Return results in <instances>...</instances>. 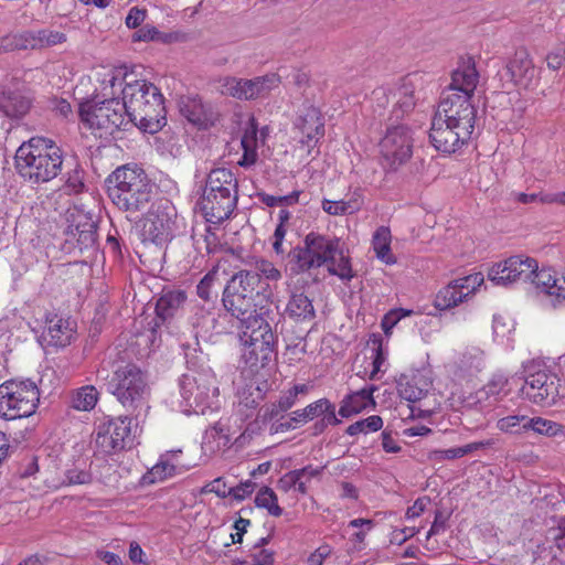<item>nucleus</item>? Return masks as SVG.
<instances>
[{
  "mask_svg": "<svg viewBox=\"0 0 565 565\" xmlns=\"http://www.w3.org/2000/svg\"><path fill=\"white\" fill-rule=\"evenodd\" d=\"M254 273L258 274L259 279L260 276L270 281H277L281 278V271L271 262L264 258L255 262Z\"/></svg>",
  "mask_w": 565,
  "mask_h": 565,
  "instance_id": "obj_58",
  "label": "nucleus"
},
{
  "mask_svg": "<svg viewBox=\"0 0 565 565\" xmlns=\"http://www.w3.org/2000/svg\"><path fill=\"white\" fill-rule=\"evenodd\" d=\"M326 263L330 274L338 276L340 279L350 280L353 277L349 257L344 255L340 247V242L335 244V252L330 255Z\"/></svg>",
  "mask_w": 565,
  "mask_h": 565,
  "instance_id": "obj_43",
  "label": "nucleus"
},
{
  "mask_svg": "<svg viewBox=\"0 0 565 565\" xmlns=\"http://www.w3.org/2000/svg\"><path fill=\"white\" fill-rule=\"evenodd\" d=\"M413 313L412 310L396 308L390 310L382 319L381 326L386 337H390L393 328L405 317Z\"/></svg>",
  "mask_w": 565,
  "mask_h": 565,
  "instance_id": "obj_57",
  "label": "nucleus"
},
{
  "mask_svg": "<svg viewBox=\"0 0 565 565\" xmlns=\"http://www.w3.org/2000/svg\"><path fill=\"white\" fill-rule=\"evenodd\" d=\"M181 114L199 128H207L215 121V114L211 107L204 105L198 97H185L180 103Z\"/></svg>",
  "mask_w": 565,
  "mask_h": 565,
  "instance_id": "obj_28",
  "label": "nucleus"
},
{
  "mask_svg": "<svg viewBox=\"0 0 565 565\" xmlns=\"http://www.w3.org/2000/svg\"><path fill=\"white\" fill-rule=\"evenodd\" d=\"M413 131L405 125L387 128L380 142V153L385 167L396 170L406 163L413 154Z\"/></svg>",
  "mask_w": 565,
  "mask_h": 565,
  "instance_id": "obj_11",
  "label": "nucleus"
},
{
  "mask_svg": "<svg viewBox=\"0 0 565 565\" xmlns=\"http://www.w3.org/2000/svg\"><path fill=\"white\" fill-rule=\"evenodd\" d=\"M92 481L90 472L85 468V463H78L65 471L64 483L73 484H87Z\"/></svg>",
  "mask_w": 565,
  "mask_h": 565,
  "instance_id": "obj_56",
  "label": "nucleus"
},
{
  "mask_svg": "<svg viewBox=\"0 0 565 565\" xmlns=\"http://www.w3.org/2000/svg\"><path fill=\"white\" fill-rule=\"evenodd\" d=\"M479 82V74L471 58L462 60L451 76V83L446 93H459L471 99Z\"/></svg>",
  "mask_w": 565,
  "mask_h": 565,
  "instance_id": "obj_26",
  "label": "nucleus"
},
{
  "mask_svg": "<svg viewBox=\"0 0 565 565\" xmlns=\"http://www.w3.org/2000/svg\"><path fill=\"white\" fill-rule=\"evenodd\" d=\"M255 298L249 296H239V294L224 292L223 303L225 309L231 312L233 317L239 320L241 324L249 320V318L262 315L255 308Z\"/></svg>",
  "mask_w": 565,
  "mask_h": 565,
  "instance_id": "obj_32",
  "label": "nucleus"
},
{
  "mask_svg": "<svg viewBox=\"0 0 565 565\" xmlns=\"http://www.w3.org/2000/svg\"><path fill=\"white\" fill-rule=\"evenodd\" d=\"M374 526L375 522L372 519L358 518L348 523L347 533L354 550L361 551L366 546L365 539Z\"/></svg>",
  "mask_w": 565,
  "mask_h": 565,
  "instance_id": "obj_42",
  "label": "nucleus"
},
{
  "mask_svg": "<svg viewBox=\"0 0 565 565\" xmlns=\"http://www.w3.org/2000/svg\"><path fill=\"white\" fill-rule=\"evenodd\" d=\"M516 380V376L511 379L503 374H495L486 385V393L492 396H507L511 391V384Z\"/></svg>",
  "mask_w": 565,
  "mask_h": 565,
  "instance_id": "obj_53",
  "label": "nucleus"
},
{
  "mask_svg": "<svg viewBox=\"0 0 565 565\" xmlns=\"http://www.w3.org/2000/svg\"><path fill=\"white\" fill-rule=\"evenodd\" d=\"M241 341L244 345L243 360L249 373H258L274 358L275 335L267 320L259 315L241 324Z\"/></svg>",
  "mask_w": 565,
  "mask_h": 565,
  "instance_id": "obj_6",
  "label": "nucleus"
},
{
  "mask_svg": "<svg viewBox=\"0 0 565 565\" xmlns=\"http://www.w3.org/2000/svg\"><path fill=\"white\" fill-rule=\"evenodd\" d=\"M535 290L543 295L553 308L565 306V271L541 267L533 280Z\"/></svg>",
  "mask_w": 565,
  "mask_h": 565,
  "instance_id": "obj_22",
  "label": "nucleus"
},
{
  "mask_svg": "<svg viewBox=\"0 0 565 565\" xmlns=\"http://www.w3.org/2000/svg\"><path fill=\"white\" fill-rule=\"evenodd\" d=\"M539 270L540 266L535 258L518 254L492 264L487 271V277L499 287H510L518 282L533 285Z\"/></svg>",
  "mask_w": 565,
  "mask_h": 565,
  "instance_id": "obj_10",
  "label": "nucleus"
},
{
  "mask_svg": "<svg viewBox=\"0 0 565 565\" xmlns=\"http://www.w3.org/2000/svg\"><path fill=\"white\" fill-rule=\"evenodd\" d=\"M205 493H215L221 498L230 497L231 487L222 478H216L203 488Z\"/></svg>",
  "mask_w": 565,
  "mask_h": 565,
  "instance_id": "obj_63",
  "label": "nucleus"
},
{
  "mask_svg": "<svg viewBox=\"0 0 565 565\" xmlns=\"http://www.w3.org/2000/svg\"><path fill=\"white\" fill-rule=\"evenodd\" d=\"M236 189L237 181L232 171L225 168H217L209 173L203 193L225 194V191L233 192Z\"/></svg>",
  "mask_w": 565,
  "mask_h": 565,
  "instance_id": "obj_36",
  "label": "nucleus"
},
{
  "mask_svg": "<svg viewBox=\"0 0 565 565\" xmlns=\"http://www.w3.org/2000/svg\"><path fill=\"white\" fill-rule=\"evenodd\" d=\"M296 139L307 156H310L324 134V122L320 110L305 106L295 120Z\"/></svg>",
  "mask_w": 565,
  "mask_h": 565,
  "instance_id": "obj_19",
  "label": "nucleus"
},
{
  "mask_svg": "<svg viewBox=\"0 0 565 565\" xmlns=\"http://www.w3.org/2000/svg\"><path fill=\"white\" fill-rule=\"evenodd\" d=\"M36 31H23L14 33L17 50H39Z\"/></svg>",
  "mask_w": 565,
  "mask_h": 565,
  "instance_id": "obj_59",
  "label": "nucleus"
},
{
  "mask_svg": "<svg viewBox=\"0 0 565 565\" xmlns=\"http://www.w3.org/2000/svg\"><path fill=\"white\" fill-rule=\"evenodd\" d=\"M248 430L238 415L221 418L205 431V444L213 451L226 450L233 445L244 447L250 438Z\"/></svg>",
  "mask_w": 565,
  "mask_h": 565,
  "instance_id": "obj_12",
  "label": "nucleus"
},
{
  "mask_svg": "<svg viewBox=\"0 0 565 565\" xmlns=\"http://www.w3.org/2000/svg\"><path fill=\"white\" fill-rule=\"evenodd\" d=\"M466 302L454 280L443 287L436 295L434 305L439 310H448Z\"/></svg>",
  "mask_w": 565,
  "mask_h": 565,
  "instance_id": "obj_44",
  "label": "nucleus"
},
{
  "mask_svg": "<svg viewBox=\"0 0 565 565\" xmlns=\"http://www.w3.org/2000/svg\"><path fill=\"white\" fill-rule=\"evenodd\" d=\"M185 300V294L183 291H170L163 295L157 305V309L161 315H170V310H173L181 306Z\"/></svg>",
  "mask_w": 565,
  "mask_h": 565,
  "instance_id": "obj_54",
  "label": "nucleus"
},
{
  "mask_svg": "<svg viewBox=\"0 0 565 565\" xmlns=\"http://www.w3.org/2000/svg\"><path fill=\"white\" fill-rule=\"evenodd\" d=\"M40 393L30 380L6 381L0 385V417L7 420L33 415L38 408Z\"/></svg>",
  "mask_w": 565,
  "mask_h": 565,
  "instance_id": "obj_7",
  "label": "nucleus"
},
{
  "mask_svg": "<svg viewBox=\"0 0 565 565\" xmlns=\"http://www.w3.org/2000/svg\"><path fill=\"white\" fill-rule=\"evenodd\" d=\"M297 473H299V478H301V483L306 487V491L308 492L309 486L313 480L319 481L323 471V467L308 465L301 469H296Z\"/></svg>",
  "mask_w": 565,
  "mask_h": 565,
  "instance_id": "obj_60",
  "label": "nucleus"
},
{
  "mask_svg": "<svg viewBox=\"0 0 565 565\" xmlns=\"http://www.w3.org/2000/svg\"><path fill=\"white\" fill-rule=\"evenodd\" d=\"M374 391L375 386H369L347 395L341 402L339 415L343 418H348L363 412L370 406L374 407Z\"/></svg>",
  "mask_w": 565,
  "mask_h": 565,
  "instance_id": "obj_33",
  "label": "nucleus"
},
{
  "mask_svg": "<svg viewBox=\"0 0 565 565\" xmlns=\"http://www.w3.org/2000/svg\"><path fill=\"white\" fill-rule=\"evenodd\" d=\"M264 397L263 390L256 381L237 385V414L241 418L252 417L253 411Z\"/></svg>",
  "mask_w": 565,
  "mask_h": 565,
  "instance_id": "obj_30",
  "label": "nucleus"
},
{
  "mask_svg": "<svg viewBox=\"0 0 565 565\" xmlns=\"http://www.w3.org/2000/svg\"><path fill=\"white\" fill-rule=\"evenodd\" d=\"M99 88L104 96L121 93V104L129 117V126L153 134L164 120L163 96L152 83L137 78L125 68H104L98 73Z\"/></svg>",
  "mask_w": 565,
  "mask_h": 565,
  "instance_id": "obj_1",
  "label": "nucleus"
},
{
  "mask_svg": "<svg viewBox=\"0 0 565 565\" xmlns=\"http://www.w3.org/2000/svg\"><path fill=\"white\" fill-rule=\"evenodd\" d=\"M237 202V191L225 194H207L203 193L200 206L207 222L217 224L227 220L233 213Z\"/></svg>",
  "mask_w": 565,
  "mask_h": 565,
  "instance_id": "obj_23",
  "label": "nucleus"
},
{
  "mask_svg": "<svg viewBox=\"0 0 565 565\" xmlns=\"http://www.w3.org/2000/svg\"><path fill=\"white\" fill-rule=\"evenodd\" d=\"M367 345L372 350V370L370 372V379L375 380L379 373H384L386 370L388 348L387 343H384L382 335L379 333L370 335Z\"/></svg>",
  "mask_w": 565,
  "mask_h": 565,
  "instance_id": "obj_41",
  "label": "nucleus"
},
{
  "mask_svg": "<svg viewBox=\"0 0 565 565\" xmlns=\"http://www.w3.org/2000/svg\"><path fill=\"white\" fill-rule=\"evenodd\" d=\"M259 285L258 274L249 270L236 273L228 281L224 292L239 294V296H249L255 298L256 288Z\"/></svg>",
  "mask_w": 565,
  "mask_h": 565,
  "instance_id": "obj_39",
  "label": "nucleus"
},
{
  "mask_svg": "<svg viewBox=\"0 0 565 565\" xmlns=\"http://www.w3.org/2000/svg\"><path fill=\"white\" fill-rule=\"evenodd\" d=\"M486 367L484 352L477 347L467 348L459 361L449 365L448 372L458 381H469Z\"/></svg>",
  "mask_w": 565,
  "mask_h": 565,
  "instance_id": "obj_25",
  "label": "nucleus"
},
{
  "mask_svg": "<svg viewBox=\"0 0 565 565\" xmlns=\"http://www.w3.org/2000/svg\"><path fill=\"white\" fill-rule=\"evenodd\" d=\"M383 420L377 415L369 416L365 419L358 420L353 424H351L348 429L347 434L350 436H356L359 434H369L377 431L382 428Z\"/></svg>",
  "mask_w": 565,
  "mask_h": 565,
  "instance_id": "obj_52",
  "label": "nucleus"
},
{
  "mask_svg": "<svg viewBox=\"0 0 565 565\" xmlns=\"http://www.w3.org/2000/svg\"><path fill=\"white\" fill-rule=\"evenodd\" d=\"M98 395L95 386H83L73 394L72 406L81 412L92 411L97 404Z\"/></svg>",
  "mask_w": 565,
  "mask_h": 565,
  "instance_id": "obj_46",
  "label": "nucleus"
},
{
  "mask_svg": "<svg viewBox=\"0 0 565 565\" xmlns=\"http://www.w3.org/2000/svg\"><path fill=\"white\" fill-rule=\"evenodd\" d=\"M335 244L338 238L309 233L305 238V247L295 248L291 253V262L296 264L292 269L299 273L322 266L335 252Z\"/></svg>",
  "mask_w": 565,
  "mask_h": 565,
  "instance_id": "obj_14",
  "label": "nucleus"
},
{
  "mask_svg": "<svg viewBox=\"0 0 565 565\" xmlns=\"http://www.w3.org/2000/svg\"><path fill=\"white\" fill-rule=\"evenodd\" d=\"M262 545H256L250 554L254 565H270L274 562V554L271 551L263 548L266 539H260Z\"/></svg>",
  "mask_w": 565,
  "mask_h": 565,
  "instance_id": "obj_61",
  "label": "nucleus"
},
{
  "mask_svg": "<svg viewBox=\"0 0 565 565\" xmlns=\"http://www.w3.org/2000/svg\"><path fill=\"white\" fill-rule=\"evenodd\" d=\"M106 182L110 201L125 212H140L153 198V183L146 171L136 164L118 167Z\"/></svg>",
  "mask_w": 565,
  "mask_h": 565,
  "instance_id": "obj_3",
  "label": "nucleus"
},
{
  "mask_svg": "<svg viewBox=\"0 0 565 565\" xmlns=\"http://www.w3.org/2000/svg\"><path fill=\"white\" fill-rule=\"evenodd\" d=\"M46 332L44 334L49 343L55 347L67 345L74 334V323L66 318L53 315L46 319Z\"/></svg>",
  "mask_w": 565,
  "mask_h": 565,
  "instance_id": "obj_31",
  "label": "nucleus"
},
{
  "mask_svg": "<svg viewBox=\"0 0 565 565\" xmlns=\"http://www.w3.org/2000/svg\"><path fill=\"white\" fill-rule=\"evenodd\" d=\"M429 138L436 150L450 154L467 143L471 138V134L462 128L456 129L450 122L435 115L431 121Z\"/></svg>",
  "mask_w": 565,
  "mask_h": 565,
  "instance_id": "obj_21",
  "label": "nucleus"
},
{
  "mask_svg": "<svg viewBox=\"0 0 565 565\" xmlns=\"http://www.w3.org/2000/svg\"><path fill=\"white\" fill-rule=\"evenodd\" d=\"M38 47L44 49L62 44L66 41V35L63 32L42 29L36 32Z\"/></svg>",
  "mask_w": 565,
  "mask_h": 565,
  "instance_id": "obj_55",
  "label": "nucleus"
},
{
  "mask_svg": "<svg viewBox=\"0 0 565 565\" xmlns=\"http://www.w3.org/2000/svg\"><path fill=\"white\" fill-rule=\"evenodd\" d=\"M523 394L532 403L540 406H552L558 396L559 379L540 362L523 363Z\"/></svg>",
  "mask_w": 565,
  "mask_h": 565,
  "instance_id": "obj_9",
  "label": "nucleus"
},
{
  "mask_svg": "<svg viewBox=\"0 0 565 565\" xmlns=\"http://www.w3.org/2000/svg\"><path fill=\"white\" fill-rule=\"evenodd\" d=\"M483 284L484 276L482 273H472L454 280V286H457L465 301H468Z\"/></svg>",
  "mask_w": 565,
  "mask_h": 565,
  "instance_id": "obj_48",
  "label": "nucleus"
},
{
  "mask_svg": "<svg viewBox=\"0 0 565 565\" xmlns=\"http://www.w3.org/2000/svg\"><path fill=\"white\" fill-rule=\"evenodd\" d=\"M309 391V386L306 384H297L292 386L291 388L284 391L278 401L277 404L273 405V408L270 411V415L275 416L279 412H286L290 409L298 401L299 395H306Z\"/></svg>",
  "mask_w": 565,
  "mask_h": 565,
  "instance_id": "obj_45",
  "label": "nucleus"
},
{
  "mask_svg": "<svg viewBox=\"0 0 565 565\" xmlns=\"http://www.w3.org/2000/svg\"><path fill=\"white\" fill-rule=\"evenodd\" d=\"M131 444L132 434L130 418H106L97 425L95 445L100 454H114L125 449Z\"/></svg>",
  "mask_w": 565,
  "mask_h": 565,
  "instance_id": "obj_13",
  "label": "nucleus"
},
{
  "mask_svg": "<svg viewBox=\"0 0 565 565\" xmlns=\"http://www.w3.org/2000/svg\"><path fill=\"white\" fill-rule=\"evenodd\" d=\"M392 234L387 226H380L373 233L372 247L376 258L385 265H394L397 262L396 256L392 253Z\"/></svg>",
  "mask_w": 565,
  "mask_h": 565,
  "instance_id": "obj_40",
  "label": "nucleus"
},
{
  "mask_svg": "<svg viewBox=\"0 0 565 565\" xmlns=\"http://www.w3.org/2000/svg\"><path fill=\"white\" fill-rule=\"evenodd\" d=\"M30 99L20 92L0 94V110L10 118H21L30 110Z\"/></svg>",
  "mask_w": 565,
  "mask_h": 565,
  "instance_id": "obj_38",
  "label": "nucleus"
},
{
  "mask_svg": "<svg viewBox=\"0 0 565 565\" xmlns=\"http://www.w3.org/2000/svg\"><path fill=\"white\" fill-rule=\"evenodd\" d=\"M306 416L308 417V420H312L313 418L326 414L324 420L328 424L337 425L339 423L335 413H334V406L333 404L327 399V398H320L309 405H307L305 408Z\"/></svg>",
  "mask_w": 565,
  "mask_h": 565,
  "instance_id": "obj_47",
  "label": "nucleus"
},
{
  "mask_svg": "<svg viewBox=\"0 0 565 565\" xmlns=\"http://www.w3.org/2000/svg\"><path fill=\"white\" fill-rule=\"evenodd\" d=\"M180 449L162 454L158 462L143 476V483L151 484L162 482L185 472L189 467L180 462Z\"/></svg>",
  "mask_w": 565,
  "mask_h": 565,
  "instance_id": "obj_24",
  "label": "nucleus"
},
{
  "mask_svg": "<svg viewBox=\"0 0 565 565\" xmlns=\"http://www.w3.org/2000/svg\"><path fill=\"white\" fill-rule=\"evenodd\" d=\"M515 321L507 313H495L492 318V339L507 350L514 348Z\"/></svg>",
  "mask_w": 565,
  "mask_h": 565,
  "instance_id": "obj_35",
  "label": "nucleus"
},
{
  "mask_svg": "<svg viewBox=\"0 0 565 565\" xmlns=\"http://www.w3.org/2000/svg\"><path fill=\"white\" fill-rule=\"evenodd\" d=\"M431 385L425 372H416L412 376H404L398 383V393L402 398L415 403L420 401Z\"/></svg>",
  "mask_w": 565,
  "mask_h": 565,
  "instance_id": "obj_29",
  "label": "nucleus"
},
{
  "mask_svg": "<svg viewBox=\"0 0 565 565\" xmlns=\"http://www.w3.org/2000/svg\"><path fill=\"white\" fill-rule=\"evenodd\" d=\"M526 422H529L526 415L514 414L500 417L495 426L501 433L516 435L527 431Z\"/></svg>",
  "mask_w": 565,
  "mask_h": 565,
  "instance_id": "obj_50",
  "label": "nucleus"
},
{
  "mask_svg": "<svg viewBox=\"0 0 565 565\" xmlns=\"http://www.w3.org/2000/svg\"><path fill=\"white\" fill-rule=\"evenodd\" d=\"M108 390L126 407H138L148 396L146 375L135 364L119 365L108 382Z\"/></svg>",
  "mask_w": 565,
  "mask_h": 565,
  "instance_id": "obj_8",
  "label": "nucleus"
},
{
  "mask_svg": "<svg viewBox=\"0 0 565 565\" xmlns=\"http://www.w3.org/2000/svg\"><path fill=\"white\" fill-rule=\"evenodd\" d=\"M547 67L557 71L565 66V49L556 47L546 55Z\"/></svg>",
  "mask_w": 565,
  "mask_h": 565,
  "instance_id": "obj_64",
  "label": "nucleus"
},
{
  "mask_svg": "<svg viewBox=\"0 0 565 565\" xmlns=\"http://www.w3.org/2000/svg\"><path fill=\"white\" fill-rule=\"evenodd\" d=\"M255 504L258 508L266 509L273 516H280L282 514V509L278 505L276 493L268 487H264L257 492Z\"/></svg>",
  "mask_w": 565,
  "mask_h": 565,
  "instance_id": "obj_51",
  "label": "nucleus"
},
{
  "mask_svg": "<svg viewBox=\"0 0 565 565\" xmlns=\"http://www.w3.org/2000/svg\"><path fill=\"white\" fill-rule=\"evenodd\" d=\"M507 68L516 86L527 88L537 83L539 72L530 55L524 51L516 52Z\"/></svg>",
  "mask_w": 565,
  "mask_h": 565,
  "instance_id": "obj_27",
  "label": "nucleus"
},
{
  "mask_svg": "<svg viewBox=\"0 0 565 565\" xmlns=\"http://www.w3.org/2000/svg\"><path fill=\"white\" fill-rule=\"evenodd\" d=\"M102 97L104 99L95 96L79 104L78 116L82 125L99 137L113 135L119 129H127L129 117L125 105L115 95H102Z\"/></svg>",
  "mask_w": 565,
  "mask_h": 565,
  "instance_id": "obj_4",
  "label": "nucleus"
},
{
  "mask_svg": "<svg viewBox=\"0 0 565 565\" xmlns=\"http://www.w3.org/2000/svg\"><path fill=\"white\" fill-rule=\"evenodd\" d=\"M285 313L296 322H308L316 317L312 300L302 291L291 292L285 308Z\"/></svg>",
  "mask_w": 565,
  "mask_h": 565,
  "instance_id": "obj_34",
  "label": "nucleus"
},
{
  "mask_svg": "<svg viewBox=\"0 0 565 565\" xmlns=\"http://www.w3.org/2000/svg\"><path fill=\"white\" fill-rule=\"evenodd\" d=\"M162 35L159 32V30L152 25H145L140 28L137 32L132 35L134 42H148V41H161Z\"/></svg>",
  "mask_w": 565,
  "mask_h": 565,
  "instance_id": "obj_62",
  "label": "nucleus"
},
{
  "mask_svg": "<svg viewBox=\"0 0 565 565\" xmlns=\"http://www.w3.org/2000/svg\"><path fill=\"white\" fill-rule=\"evenodd\" d=\"M435 115L455 125L456 129L462 128L471 135L475 130L476 109L466 95L445 93Z\"/></svg>",
  "mask_w": 565,
  "mask_h": 565,
  "instance_id": "obj_15",
  "label": "nucleus"
},
{
  "mask_svg": "<svg viewBox=\"0 0 565 565\" xmlns=\"http://www.w3.org/2000/svg\"><path fill=\"white\" fill-rule=\"evenodd\" d=\"M414 77L407 76L394 88L379 87L373 90L372 99L379 107H385L392 102V113L396 118L408 114L416 104Z\"/></svg>",
  "mask_w": 565,
  "mask_h": 565,
  "instance_id": "obj_16",
  "label": "nucleus"
},
{
  "mask_svg": "<svg viewBox=\"0 0 565 565\" xmlns=\"http://www.w3.org/2000/svg\"><path fill=\"white\" fill-rule=\"evenodd\" d=\"M279 83L280 79L276 74H267L253 79L227 77L223 79L221 90L224 95L248 100L265 96L271 89L277 88Z\"/></svg>",
  "mask_w": 565,
  "mask_h": 565,
  "instance_id": "obj_17",
  "label": "nucleus"
},
{
  "mask_svg": "<svg viewBox=\"0 0 565 565\" xmlns=\"http://www.w3.org/2000/svg\"><path fill=\"white\" fill-rule=\"evenodd\" d=\"M66 234L68 241H75L81 250L88 249L96 242V223L93 215L78 206H73L66 213Z\"/></svg>",
  "mask_w": 565,
  "mask_h": 565,
  "instance_id": "obj_20",
  "label": "nucleus"
},
{
  "mask_svg": "<svg viewBox=\"0 0 565 565\" xmlns=\"http://www.w3.org/2000/svg\"><path fill=\"white\" fill-rule=\"evenodd\" d=\"M527 430H532L539 435L555 437L564 434L563 426L556 422L543 417H529L526 422Z\"/></svg>",
  "mask_w": 565,
  "mask_h": 565,
  "instance_id": "obj_49",
  "label": "nucleus"
},
{
  "mask_svg": "<svg viewBox=\"0 0 565 565\" xmlns=\"http://www.w3.org/2000/svg\"><path fill=\"white\" fill-rule=\"evenodd\" d=\"M63 154L51 139L33 137L23 142L15 153L18 173L32 184L46 183L62 171Z\"/></svg>",
  "mask_w": 565,
  "mask_h": 565,
  "instance_id": "obj_2",
  "label": "nucleus"
},
{
  "mask_svg": "<svg viewBox=\"0 0 565 565\" xmlns=\"http://www.w3.org/2000/svg\"><path fill=\"white\" fill-rule=\"evenodd\" d=\"M168 202L152 203L142 220L145 239L157 245L169 241L173 231V213Z\"/></svg>",
  "mask_w": 565,
  "mask_h": 565,
  "instance_id": "obj_18",
  "label": "nucleus"
},
{
  "mask_svg": "<svg viewBox=\"0 0 565 565\" xmlns=\"http://www.w3.org/2000/svg\"><path fill=\"white\" fill-rule=\"evenodd\" d=\"M218 393L217 380L210 369L184 374L180 381V409L186 415H205L220 407Z\"/></svg>",
  "mask_w": 565,
  "mask_h": 565,
  "instance_id": "obj_5",
  "label": "nucleus"
},
{
  "mask_svg": "<svg viewBox=\"0 0 565 565\" xmlns=\"http://www.w3.org/2000/svg\"><path fill=\"white\" fill-rule=\"evenodd\" d=\"M241 146L243 149V157L238 160V164L245 168L255 164L258 158L257 149L259 146V138L254 118L249 119L244 130Z\"/></svg>",
  "mask_w": 565,
  "mask_h": 565,
  "instance_id": "obj_37",
  "label": "nucleus"
}]
</instances>
